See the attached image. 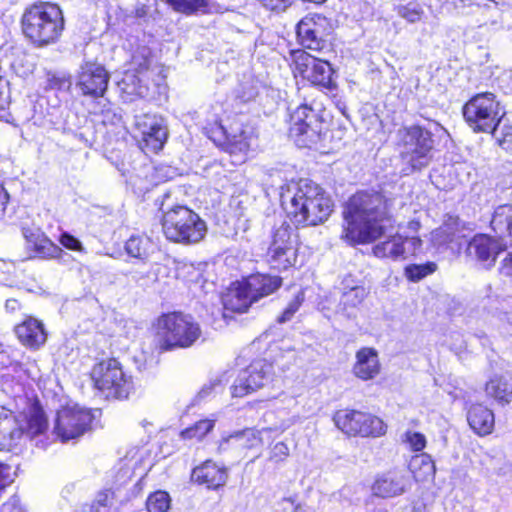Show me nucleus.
I'll return each mask as SVG.
<instances>
[{"label":"nucleus","instance_id":"864d4df0","mask_svg":"<svg viewBox=\"0 0 512 512\" xmlns=\"http://www.w3.org/2000/svg\"><path fill=\"white\" fill-rule=\"evenodd\" d=\"M59 242L67 249L73 250V251H83V245L82 243L75 238L73 235L64 232L61 234L59 238Z\"/></svg>","mask_w":512,"mask_h":512},{"label":"nucleus","instance_id":"20e7f679","mask_svg":"<svg viewBox=\"0 0 512 512\" xmlns=\"http://www.w3.org/2000/svg\"><path fill=\"white\" fill-rule=\"evenodd\" d=\"M396 137L406 175L429 165L434 145L430 131L419 125L405 126L397 131Z\"/></svg>","mask_w":512,"mask_h":512},{"label":"nucleus","instance_id":"4d7b16f0","mask_svg":"<svg viewBox=\"0 0 512 512\" xmlns=\"http://www.w3.org/2000/svg\"><path fill=\"white\" fill-rule=\"evenodd\" d=\"M222 387V379L212 380L209 384H205L199 391V397H208L212 392H217Z\"/></svg>","mask_w":512,"mask_h":512},{"label":"nucleus","instance_id":"a18cd8bd","mask_svg":"<svg viewBox=\"0 0 512 512\" xmlns=\"http://www.w3.org/2000/svg\"><path fill=\"white\" fill-rule=\"evenodd\" d=\"M176 11L191 14L205 6V0H166Z\"/></svg>","mask_w":512,"mask_h":512},{"label":"nucleus","instance_id":"a19ab883","mask_svg":"<svg viewBox=\"0 0 512 512\" xmlns=\"http://www.w3.org/2000/svg\"><path fill=\"white\" fill-rule=\"evenodd\" d=\"M215 422L216 419L200 420L193 426L182 431V437L185 439L201 440L214 428Z\"/></svg>","mask_w":512,"mask_h":512},{"label":"nucleus","instance_id":"de8ad7c7","mask_svg":"<svg viewBox=\"0 0 512 512\" xmlns=\"http://www.w3.org/2000/svg\"><path fill=\"white\" fill-rule=\"evenodd\" d=\"M304 300V295L302 292L298 293L295 298L288 304L284 312L278 318V322L284 323L289 321L295 312L299 309L301 303Z\"/></svg>","mask_w":512,"mask_h":512},{"label":"nucleus","instance_id":"ea45409f","mask_svg":"<svg viewBox=\"0 0 512 512\" xmlns=\"http://www.w3.org/2000/svg\"><path fill=\"white\" fill-rule=\"evenodd\" d=\"M170 506V495L162 490L151 493L146 500V509L148 512H167Z\"/></svg>","mask_w":512,"mask_h":512},{"label":"nucleus","instance_id":"6e6d98bb","mask_svg":"<svg viewBox=\"0 0 512 512\" xmlns=\"http://www.w3.org/2000/svg\"><path fill=\"white\" fill-rule=\"evenodd\" d=\"M0 512H27L18 497L13 496L2 504Z\"/></svg>","mask_w":512,"mask_h":512},{"label":"nucleus","instance_id":"13d9d810","mask_svg":"<svg viewBox=\"0 0 512 512\" xmlns=\"http://www.w3.org/2000/svg\"><path fill=\"white\" fill-rule=\"evenodd\" d=\"M281 506H283L284 510H290L293 509V512H314L313 510L301 506H295V501L291 497L289 498H283L282 501L279 503Z\"/></svg>","mask_w":512,"mask_h":512},{"label":"nucleus","instance_id":"4c0bfd02","mask_svg":"<svg viewBox=\"0 0 512 512\" xmlns=\"http://www.w3.org/2000/svg\"><path fill=\"white\" fill-rule=\"evenodd\" d=\"M490 133L494 135L503 149L512 150V123L505 117V112L501 115V123H497L495 130Z\"/></svg>","mask_w":512,"mask_h":512},{"label":"nucleus","instance_id":"052dcab7","mask_svg":"<svg viewBox=\"0 0 512 512\" xmlns=\"http://www.w3.org/2000/svg\"><path fill=\"white\" fill-rule=\"evenodd\" d=\"M501 270L503 274L512 276V255L504 259Z\"/></svg>","mask_w":512,"mask_h":512},{"label":"nucleus","instance_id":"9d476101","mask_svg":"<svg viewBox=\"0 0 512 512\" xmlns=\"http://www.w3.org/2000/svg\"><path fill=\"white\" fill-rule=\"evenodd\" d=\"M92 420L90 410L77 404L67 405L56 414L53 434L63 443L76 440L88 431Z\"/></svg>","mask_w":512,"mask_h":512},{"label":"nucleus","instance_id":"5701e85b","mask_svg":"<svg viewBox=\"0 0 512 512\" xmlns=\"http://www.w3.org/2000/svg\"><path fill=\"white\" fill-rule=\"evenodd\" d=\"M192 480L206 485L207 488L217 489L225 485L228 479V471L224 466L207 460L192 471Z\"/></svg>","mask_w":512,"mask_h":512},{"label":"nucleus","instance_id":"a878e982","mask_svg":"<svg viewBox=\"0 0 512 512\" xmlns=\"http://www.w3.org/2000/svg\"><path fill=\"white\" fill-rule=\"evenodd\" d=\"M353 366L354 375L361 380H370L380 372L378 352L371 347H363L356 352Z\"/></svg>","mask_w":512,"mask_h":512},{"label":"nucleus","instance_id":"e2e57ef3","mask_svg":"<svg viewBox=\"0 0 512 512\" xmlns=\"http://www.w3.org/2000/svg\"><path fill=\"white\" fill-rule=\"evenodd\" d=\"M150 15L149 7L142 5L136 9V16L139 18H143Z\"/></svg>","mask_w":512,"mask_h":512},{"label":"nucleus","instance_id":"393cba45","mask_svg":"<svg viewBox=\"0 0 512 512\" xmlns=\"http://www.w3.org/2000/svg\"><path fill=\"white\" fill-rule=\"evenodd\" d=\"M342 290L338 312L350 318L354 316L355 308L362 303L367 292L364 286L358 284L350 276L343 279Z\"/></svg>","mask_w":512,"mask_h":512},{"label":"nucleus","instance_id":"3c124183","mask_svg":"<svg viewBox=\"0 0 512 512\" xmlns=\"http://www.w3.org/2000/svg\"><path fill=\"white\" fill-rule=\"evenodd\" d=\"M289 455V448L284 442L276 443L270 452V460L274 462L284 461Z\"/></svg>","mask_w":512,"mask_h":512},{"label":"nucleus","instance_id":"bf43d9fd","mask_svg":"<svg viewBox=\"0 0 512 512\" xmlns=\"http://www.w3.org/2000/svg\"><path fill=\"white\" fill-rule=\"evenodd\" d=\"M53 85L57 86V88L60 90H68L71 87V81L69 78H66L65 76L58 77L54 78Z\"/></svg>","mask_w":512,"mask_h":512},{"label":"nucleus","instance_id":"6ab92c4d","mask_svg":"<svg viewBox=\"0 0 512 512\" xmlns=\"http://www.w3.org/2000/svg\"><path fill=\"white\" fill-rule=\"evenodd\" d=\"M410 485V477L406 473L389 471L375 479L372 491L378 497L392 498L404 494Z\"/></svg>","mask_w":512,"mask_h":512},{"label":"nucleus","instance_id":"7c9ffc66","mask_svg":"<svg viewBox=\"0 0 512 512\" xmlns=\"http://www.w3.org/2000/svg\"><path fill=\"white\" fill-rule=\"evenodd\" d=\"M243 282L251 296H255V301H257L277 290L281 286L282 280L279 276L254 274L243 279Z\"/></svg>","mask_w":512,"mask_h":512},{"label":"nucleus","instance_id":"b1692460","mask_svg":"<svg viewBox=\"0 0 512 512\" xmlns=\"http://www.w3.org/2000/svg\"><path fill=\"white\" fill-rule=\"evenodd\" d=\"M507 247L506 239L498 236V239L491 238L488 235L480 234L474 236L468 246L471 255H475L481 261H495L496 255Z\"/></svg>","mask_w":512,"mask_h":512},{"label":"nucleus","instance_id":"774afa93","mask_svg":"<svg viewBox=\"0 0 512 512\" xmlns=\"http://www.w3.org/2000/svg\"><path fill=\"white\" fill-rule=\"evenodd\" d=\"M16 305H17L16 300H7V302H6V307L10 308V309H15Z\"/></svg>","mask_w":512,"mask_h":512},{"label":"nucleus","instance_id":"603ef678","mask_svg":"<svg viewBox=\"0 0 512 512\" xmlns=\"http://www.w3.org/2000/svg\"><path fill=\"white\" fill-rule=\"evenodd\" d=\"M22 234L30 248L39 239L45 238V234L37 227H23Z\"/></svg>","mask_w":512,"mask_h":512},{"label":"nucleus","instance_id":"5fc2aeb1","mask_svg":"<svg viewBox=\"0 0 512 512\" xmlns=\"http://www.w3.org/2000/svg\"><path fill=\"white\" fill-rule=\"evenodd\" d=\"M263 7L271 11H284L294 0H257Z\"/></svg>","mask_w":512,"mask_h":512},{"label":"nucleus","instance_id":"aec40b11","mask_svg":"<svg viewBox=\"0 0 512 512\" xmlns=\"http://www.w3.org/2000/svg\"><path fill=\"white\" fill-rule=\"evenodd\" d=\"M23 427L22 439L35 440L36 446L45 448L47 443L43 441L42 436L48 428V422L45 417L44 411L39 407H32L28 414L20 415L17 418V426Z\"/></svg>","mask_w":512,"mask_h":512},{"label":"nucleus","instance_id":"680f3d73","mask_svg":"<svg viewBox=\"0 0 512 512\" xmlns=\"http://www.w3.org/2000/svg\"><path fill=\"white\" fill-rule=\"evenodd\" d=\"M412 512H431V511H430V508L426 504H424L422 502H417L414 504Z\"/></svg>","mask_w":512,"mask_h":512},{"label":"nucleus","instance_id":"f8f14e48","mask_svg":"<svg viewBox=\"0 0 512 512\" xmlns=\"http://www.w3.org/2000/svg\"><path fill=\"white\" fill-rule=\"evenodd\" d=\"M269 262L276 269H287L294 265L297 257V242L293 228L286 222L274 229L268 248Z\"/></svg>","mask_w":512,"mask_h":512},{"label":"nucleus","instance_id":"f3484780","mask_svg":"<svg viewBox=\"0 0 512 512\" xmlns=\"http://www.w3.org/2000/svg\"><path fill=\"white\" fill-rule=\"evenodd\" d=\"M328 20L320 14L305 16L297 25V38L299 43L312 51H320L325 46L324 36Z\"/></svg>","mask_w":512,"mask_h":512},{"label":"nucleus","instance_id":"bb28decb","mask_svg":"<svg viewBox=\"0 0 512 512\" xmlns=\"http://www.w3.org/2000/svg\"><path fill=\"white\" fill-rule=\"evenodd\" d=\"M253 302H255V296H251L243 280L232 283L222 296L224 308L232 312H246Z\"/></svg>","mask_w":512,"mask_h":512},{"label":"nucleus","instance_id":"f257e3e1","mask_svg":"<svg viewBox=\"0 0 512 512\" xmlns=\"http://www.w3.org/2000/svg\"><path fill=\"white\" fill-rule=\"evenodd\" d=\"M388 200L376 191L354 194L343 208L342 238L350 244L371 243L384 234Z\"/></svg>","mask_w":512,"mask_h":512},{"label":"nucleus","instance_id":"0eeeda50","mask_svg":"<svg viewBox=\"0 0 512 512\" xmlns=\"http://www.w3.org/2000/svg\"><path fill=\"white\" fill-rule=\"evenodd\" d=\"M91 379L94 387L108 399L127 398L133 387L131 376L123 371L120 362L114 358L95 364Z\"/></svg>","mask_w":512,"mask_h":512},{"label":"nucleus","instance_id":"6e6552de","mask_svg":"<svg viewBox=\"0 0 512 512\" xmlns=\"http://www.w3.org/2000/svg\"><path fill=\"white\" fill-rule=\"evenodd\" d=\"M504 111L493 93L485 92L473 96L463 107V116L475 132L490 133L501 123Z\"/></svg>","mask_w":512,"mask_h":512},{"label":"nucleus","instance_id":"58836bf2","mask_svg":"<svg viewBox=\"0 0 512 512\" xmlns=\"http://www.w3.org/2000/svg\"><path fill=\"white\" fill-rule=\"evenodd\" d=\"M320 117L308 104H301L290 113V126H301L315 123Z\"/></svg>","mask_w":512,"mask_h":512},{"label":"nucleus","instance_id":"cd10ccee","mask_svg":"<svg viewBox=\"0 0 512 512\" xmlns=\"http://www.w3.org/2000/svg\"><path fill=\"white\" fill-rule=\"evenodd\" d=\"M467 421L470 428L479 436L492 433L495 425L494 413L482 404H473L467 412Z\"/></svg>","mask_w":512,"mask_h":512},{"label":"nucleus","instance_id":"9b49d317","mask_svg":"<svg viewBox=\"0 0 512 512\" xmlns=\"http://www.w3.org/2000/svg\"><path fill=\"white\" fill-rule=\"evenodd\" d=\"M333 420L349 436L379 437L386 432V425L379 417L357 410H339Z\"/></svg>","mask_w":512,"mask_h":512},{"label":"nucleus","instance_id":"49530a36","mask_svg":"<svg viewBox=\"0 0 512 512\" xmlns=\"http://www.w3.org/2000/svg\"><path fill=\"white\" fill-rule=\"evenodd\" d=\"M404 441L413 451H421L426 446L425 436L418 432L408 431L405 433Z\"/></svg>","mask_w":512,"mask_h":512},{"label":"nucleus","instance_id":"338daca9","mask_svg":"<svg viewBox=\"0 0 512 512\" xmlns=\"http://www.w3.org/2000/svg\"><path fill=\"white\" fill-rule=\"evenodd\" d=\"M420 227V223L418 221H411L409 222V229L413 231H417Z\"/></svg>","mask_w":512,"mask_h":512},{"label":"nucleus","instance_id":"39448f33","mask_svg":"<svg viewBox=\"0 0 512 512\" xmlns=\"http://www.w3.org/2000/svg\"><path fill=\"white\" fill-rule=\"evenodd\" d=\"M162 231L166 239L181 244H195L206 235V223L193 210L177 205L164 211Z\"/></svg>","mask_w":512,"mask_h":512},{"label":"nucleus","instance_id":"72a5a7b5","mask_svg":"<svg viewBox=\"0 0 512 512\" xmlns=\"http://www.w3.org/2000/svg\"><path fill=\"white\" fill-rule=\"evenodd\" d=\"M409 467L417 481L433 479L435 475V464L432 458L425 453L414 456Z\"/></svg>","mask_w":512,"mask_h":512},{"label":"nucleus","instance_id":"dca6fc26","mask_svg":"<svg viewBox=\"0 0 512 512\" xmlns=\"http://www.w3.org/2000/svg\"><path fill=\"white\" fill-rule=\"evenodd\" d=\"M135 126L141 135L140 147L145 152L156 153L167 140V128L162 117L144 114L135 117Z\"/></svg>","mask_w":512,"mask_h":512},{"label":"nucleus","instance_id":"c9c22d12","mask_svg":"<svg viewBox=\"0 0 512 512\" xmlns=\"http://www.w3.org/2000/svg\"><path fill=\"white\" fill-rule=\"evenodd\" d=\"M30 249L34 252L35 257L41 259H56L64 254L63 250L47 237L39 239Z\"/></svg>","mask_w":512,"mask_h":512},{"label":"nucleus","instance_id":"0e129e2a","mask_svg":"<svg viewBox=\"0 0 512 512\" xmlns=\"http://www.w3.org/2000/svg\"><path fill=\"white\" fill-rule=\"evenodd\" d=\"M9 195L5 191L4 187L0 185V205H5L8 202Z\"/></svg>","mask_w":512,"mask_h":512},{"label":"nucleus","instance_id":"a211bd4d","mask_svg":"<svg viewBox=\"0 0 512 512\" xmlns=\"http://www.w3.org/2000/svg\"><path fill=\"white\" fill-rule=\"evenodd\" d=\"M421 245L422 241L419 237L395 235L376 244L373 247V254L378 258L402 260L414 255Z\"/></svg>","mask_w":512,"mask_h":512},{"label":"nucleus","instance_id":"473e14b6","mask_svg":"<svg viewBox=\"0 0 512 512\" xmlns=\"http://www.w3.org/2000/svg\"><path fill=\"white\" fill-rule=\"evenodd\" d=\"M491 227L502 239L512 235V204H503L495 208Z\"/></svg>","mask_w":512,"mask_h":512},{"label":"nucleus","instance_id":"37998d69","mask_svg":"<svg viewBox=\"0 0 512 512\" xmlns=\"http://www.w3.org/2000/svg\"><path fill=\"white\" fill-rule=\"evenodd\" d=\"M435 270L436 264L433 262L426 264H411L405 268L404 274L408 280L417 282L432 274Z\"/></svg>","mask_w":512,"mask_h":512},{"label":"nucleus","instance_id":"c756f323","mask_svg":"<svg viewBox=\"0 0 512 512\" xmlns=\"http://www.w3.org/2000/svg\"><path fill=\"white\" fill-rule=\"evenodd\" d=\"M17 426V418L11 411L0 406V446L13 447L19 444L23 437L21 427Z\"/></svg>","mask_w":512,"mask_h":512},{"label":"nucleus","instance_id":"e433bc0d","mask_svg":"<svg viewBox=\"0 0 512 512\" xmlns=\"http://www.w3.org/2000/svg\"><path fill=\"white\" fill-rule=\"evenodd\" d=\"M151 246L152 243L148 237L131 236L125 244V250L131 257L145 259L148 257Z\"/></svg>","mask_w":512,"mask_h":512},{"label":"nucleus","instance_id":"69168bd1","mask_svg":"<svg viewBox=\"0 0 512 512\" xmlns=\"http://www.w3.org/2000/svg\"><path fill=\"white\" fill-rule=\"evenodd\" d=\"M107 500H108V495H100L98 500H97V504L96 505H93L92 507H101L103 504H106L107 505Z\"/></svg>","mask_w":512,"mask_h":512},{"label":"nucleus","instance_id":"f704fd0d","mask_svg":"<svg viewBox=\"0 0 512 512\" xmlns=\"http://www.w3.org/2000/svg\"><path fill=\"white\" fill-rule=\"evenodd\" d=\"M143 78L139 75L134 74L131 71H127L124 77L119 82V86L123 92L128 95H136L139 97H145L148 92V87L142 83Z\"/></svg>","mask_w":512,"mask_h":512},{"label":"nucleus","instance_id":"4be33fe9","mask_svg":"<svg viewBox=\"0 0 512 512\" xmlns=\"http://www.w3.org/2000/svg\"><path fill=\"white\" fill-rule=\"evenodd\" d=\"M326 130L321 119L315 123L290 126L289 134L295 144L301 148H319L326 137Z\"/></svg>","mask_w":512,"mask_h":512},{"label":"nucleus","instance_id":"09e8293b","mask_svg":"<svg viewBox=\"0 0 512 512\" xmlns=\"http://www.w3.org/2000/svg\"><path fill=\"white\" fill-rule=\"evenodd\" d=\"M304 300V295L302 292L298 293L295 298L288 304L284 312L278 318V322L284 323L289 321L295 312L299 309L301 303Z\"/></svg>","mask_w":512,"mask_h":512},{"label":"nucleus","instance_id":"412c9836","mask_svg":"<svg viewBox=\"0 0 512 512\" xmlns=\"http://www.w3.org/2000/svg\"><path fill=\"white\" fill-rule=\"evenodd\" d=\"M268 432H270V429L268 428L262 430L249 428L237 431L227 437H224L219 443L218 450L220 453H224L230 449H234L239 452L246 449H252L263 444L262 435Z\"/></svg>","mask_w":512,"mask_h":512},{"label":"nucleus","instance_id":"423d86ee","mask_svg":"<svg viewBox=\"0 0 512 512\" xmlns=\"http://www.w3.org/2000/svg\"><path fill=\"white\" fill-rule=\"evenodd\" d=\"M200 325L189 315L170 313L157 322V344L161 350L188 348L201 336Z\"/></svg>","mask_w":512,"mask_h":512},{"label":"nucleus","instance_id":"c85d7f7f","mask_svg":"<svg viewBox=\"0 0 512 512\" xmlns=\"http://www.w3.org/2000/svg\"><path fill=\"white\" fill-rule=\"evenodd\" d=\"M15 332L19 340L30 348H39L47 338L43 324L31 317L17 325Z\"/></svg>","mask_w":512,"mask_h":512},{"label":"nucleus","instance_id":"2eb2a0df","mask_svg":"<svg viewBox=\"0 0 512 512\" xmlns=\"http://www.w3.org/2000/svg\"><path fill=\"white\" fill-rule=\"evenodd\" d=\"M110 75L105 67L93 61H84L77 72L76 87L82 95L92 98L103 97Z\"/></svg>","mask_w":512,"mask_h":512},{"label":"nucleus","instance_id":"4468645a","mask_svg":"<svg viewBox=\"0 0 512 512\" xmlns=\"http://www.w3.org/2000/svg\"><path fill=\"white\" fill-rule=\"evenodd\" d=\"M295 71L313 85L329 88L332 84L333 69L328 61L298 50L292 54Z\"/></svg>","mask_w":512,"mask_h":512},{"label":"nucleus","instance_id":"ddd939ff","mask_svg":"<svg viewBox=\"0 0 512 512\" xmlns=\"http://www.w3.org/2000/svg\"><path fill=\"white\" fill-rule=\"evenodd\" d=\"M273 366L266 360H256L242 370L232 386L233 397H243L272 380Z\"/></svg>","mask_w":512,"mask_h":512},{"label":"nucleus","instance_id":"2f4dec72","mask_svg":"<svg viewBox=\"0 0 512 512\" xmlns=\"http://www.w3.org/2000/svg\"><path fill=\"white\" fill-rule=\"evenodd\" d=\"M486 394L505 405L512 401V376L509 373L496 374L490 378L485 387Z\"/></svg>","mask_w":512,"mask_h":512},{"label":"nucleus","instance_id":"f03ea898","mask_svg":"<svg viewBox=\"0 0 512 512\" xmlns=\"http://www.w3.org/2000/svg\"><path fill=\"white\" fill-rule=\"evenodd\" d=\"M280 201L287 216L298 226L319 225L329 218L334 208L330 196L307 179L282 185Z\"/></svg>","mask_w":512,"mask_h":512},{"label":"nucleus","instance_id":"1a4fd4ad","mask_svg":"<svg viewBox=\"0 0 512 512\" xmlns=\"http://www.w3.org/2000/svg\"><path fill=\"white\" fill-rule=\"evenodd\" d=\"M210 138L234 156L235 161L243 162L254 142V131L240 119H234L228 126L216 122Z\"/></svg>","mask_w":512,"mask_h":512},{"label":"nucleus","instance_id":"7ed1b4c3","mask_svg":"<svg viewBox=\"0 0 512 512\" xmlns=\"http://www.w3.org/2000/svg\"><path fill=\"white\" fill-rule=\"evenodd\" d=\"M22 29L24 35L39 47L56 42L64 29L60 7L49 2L30 6L23 14Z\"/></svg>","mask_w":512,"mask_h":512},{"label":"nucleus","instance_id":"c03bdc74","mask_svg":"<svg viewBox=\"0 0 512 512\" xmlns=\"http://www.w3.org/2000/svg\"><path fill=\"white\" fill-rule=\"evenodd\" d=\"M258 95V83L253 78L240 83L236 90V97L242 102H248Z\"/></svg>","mask_w":512,"mask_h":512},{"label":"nucleus","instance_id":"79ce46f5","mask_svg":"<svg viewBox=\"0 0 512 512\" xmlns=\"http://www.w3.org/2000/svg\"><path fill=\"white\" fill-rule=\"evenodd\" d=\"M398 16L406 20L408 23H417L424 16V10L420 4L410 2L405 5H398L395 8Z\"/></svg>","mask_w":512,"mask_h":512},{"label":"nucleus","instance_id":"8fccbe9b","mask_svg":"<svg viewBox=\"0 0 512 512\" xmlns=\"http://www.w3.org/2000/svg\"><path fill=\"white\" fill-rule=\"evenodd\" d=\"M304 300V295L302 292L298 293L295 298L288 304L284 312L278 318V322L284 323L289 321L295 312L299 309L301 303Z\"/></svg>","mask_w":512,"mask_h":512}]
</instances>
